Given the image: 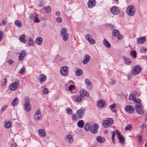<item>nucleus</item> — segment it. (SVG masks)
<instances>
[{"mask_svg":"<svg viewBox=\"0 0 147 147\" xmlns=\"http://www.w3.org/2000/svg\"><path fill=\"white\" fill-rule=\"evenodd\" d=\"M35 19L34 21V22L38 23L40 21V20L36 16H35Z\"/></svg>","mask_w":147,"mask_h":147,"instance_id":"nucleus-49","label":"nucleus"},{"mask_svg":"<svg viewBox=\"0 0 147 147\" xmlns=\"http://www.w3.org/2000/svg\"><path fill=\"white\" fill-rule=\"evenodd\" d=\"M60 13L59 11H57L55 13L56 15L58 16H60Z\"/></svg>","mask_w":147,"mask_h":147,"instance_id":"nucleus-61","label":"nucleus"},{"mask_svg":"<svg viewBox=\"0 0 147 147\" xmlns=\"http://www.w3.org/2000/svg\"><path fill=\"white\" fill-rule=\"evenodd\" d=\"M119 31L117 30H115L113 31L112 32V35L113 36H117V35L119 34Z\"/></svg>","mask_w":147,"mask_h":147,"instance_id":"nucleus-33","label":"nucleus"},{"mask_svg":"<svg viewBox=\"0 0 147 147\" xmlns=\"http://www.w3.org/2000/svg\"><path fill=\"white\" fill-rule=\"evenodd\" d=\"M134 7L133 5H129L126 9V11L127 13L129 16H133L134 14V12L133 11Z\"/></svg>","mask_w":147,"mask_h":147,"instance_id":"nucleus-3","label":"nucleus"},{"mask_svg":"<svg viewBox=\"0 0 147 147\" xmlns=\"http://www.w3.org/2000/svg\"><path fill=\"white\" fill-rule=\"evenodd\" d=\"M82 73H83L82 70L81 69H78L76 72V74L77 76H79L82 75Z\"/></svg>","mask_w":147,"mask_h":147,"instance_id":"nucleus-26","label":"nucleus"},{"mask_svg":"<svg viewBox=\"0 0 147 147\" xmlns=\"http://www.w3.org/2000/svg\"><path fill=\"white\" fill-rule=\"evenodd\" d=\"M140 52L142 53H145L147 51V49L145 47H142L140 50Z\"/></svg>","mask_w":147,"mask_h":147,"instance_id":"nucleus-38","label":"nucleus"},{"mask_svg":"<svg viewBox=\"0 0 147 147\" xmlns=\"http://www.w3.org/2000/svg\"><path fill=\"white\" fill-rule=\"evenodd\" d=\"M66 110L67 111V112L68 113H69V114H71L72 113V110L71 109H70L68 108H67L66 109Z\"/></svg>","mask_w":147,"mask_h":147,"instance_id":"nucleus-54","label":"nucleus"},{"mask_svg":"<svg viewBox=\"0 0 147 147\" xmlns=\"http://www.w3.org/2000/svg\"><path fill=\"white\" fill-rule=\"evenodd\" d=\"M115 132L113 131V133L112 136V139L113 141L115 140Z\"/></svg>","mask_w":147,"mask_h":147,"instance_id":"nucleus-59","label":"nucleus"},{"mask_svg":"<svg viewBox=\"0 0 147 147\" xmlns=\"http://www.w3.org/2000/svg\"><path fill=\"white\" fill-rule=\"evenodd\" d=\"M67 137L68 139H70L72 138V136L71 135H67Z\"/></svg>","mask_w":147,"mask_h":147,"instance_id":"nucleus-62","label":"nucleus"},{"mask_svg":"<svg viewBox=\"0 0 147 147\" xmlns=\"http://www.w3.org/2000/svg\"><path fill=\"white\" fill-rule=\"evenodd\" d=\"M105 104V102L103 101L100 100L98 101L97 105L99 107H102L104 106Z\"/></svg>","mask_w":147,"mask_h":147,"instance_id":"nucleus-27","label":"nucleus"},{"mask_svg":"<svg viewBox=\"0 0 147 147\" xmlns=\"http://www.w3.org/2000/svg\"><path fill=\"white\" fill-rule=\"evenodd\" d=\"M26 52L24 51H21L20 53V55L19 57V59L20 61H22L24 59V57L26 55Z\"/></svg>","mask_w":147,"mask_h":147,"instance_id":"nucleus-16","label":"nucleus"},{"mask_svg":"<svg viewBox=\"0 0 147 147\" xmlns=\"http://www.w3.org/2000/svg\"><path fill=\"white\" fill-rule=\"evenodd\" d=\"M145 40V37L139 38L138 40V42L140 43H142L144 42Z\"/></svg>","mask_w":147,"mask_h":147,"instance_id":"nucleus-36","label":"nucleus"},{"mask_svg":"<svg viewBox=\"0 0 147 147\" xmlns=\"http://www.w3.org/2000/svg\"><path fill=\"white\" fill-rule=\"evenodd\" d=\"M38 133L41 136L45 137L46 136V133L42 129H39L38 130Z\"/></svg>","mask_w":147,"mask_h":147,"instance_id":"nucleus-19","label":"nucleus"},{"mask_svg":"<svg viewBox=\"0 0 147 147\" xmlns=\"http://www.w3.org/2000/svg\"><path fill=\"white\" fill-rule=\"evenodd\" d=\"M133 74H134L132 73L128 75H127L128 78H131L133 77Z\"/></svg>","mask_w":147,"mask_h":147,"instance_id":"nucleus-57","label":"nucleus"},{"mask_svg":"<svg viewBox=\"0 0 147 147\" xmlns=\"http://www.w3.org/2000/svg\"><path fill=\"white\" fill-rule=\"evenodd\" d=\"M56 20L57 22L60 23L62 21V19L60 17H58L56 18Z\"/></svg>","mask_w":147,"mask_h":147,"instance_id":"nucleus-42","label":"nucleus"},{"mask_svg":"<svg viewBox=\"0 0 147 147\" xmlns=\"http://www.w3.org/2000/svg\"><path fill=\"white\" fill-rule=\"evenodd\" d=\"M69 89L70 91H71L75 89V87L73 85H71L69 86Z\"/></svg>","mask_w":147,"mask_h":147,"instance_id":"nucleus-52","label":"nucleus"},{"mask_svg":"<svg viewBox=\"0 0 147 147\" xmlns=\"http://www.w3.org/2000/svg\"><path fill=\"white\" fill-rule=\"evenodd\" d=\"M85 83L90 85L91 84V83L90 80L88 79H86L85 80Z\"/></svg>","mask_w":147,"mask_h":147,"instance_id":"nucleus-47","label":"nucleus"},{"mask_svg":"<svg viewBox=\"0 0 147 147\" xmlns=\"http://www.w3.org/2000/svg\"><path fill=\"white\" fill-rule=\"evenodd\" d=\"M91 44H95V41L92 38H91L90 40L88 41Z\"/></svg>","mask_w":147,"mask_h":147,"instance_id":"nucleus-46","label":"nucleus"},{"mask_svg":"<svg viewBox=\"0 0 147 147\" xmlns=\"http://www.w3.org/2000/svg\"><path fill=\"white\" fill-rule=\"evenodd\" d=\"M6 62H9V65H11L13 62V61H12L11 59H10L8 61H7Z\"/></svg>","mask_w":147,"mask_h":147,"instance_id":"nucleus-58","label":"nucleus"},{"mask_svg":"<svg viewBox=\"0 0 147 147\" xmlns=\"http://www.w3.org/2000/svg\"><path fill=\"white\" fill-rule=\"evenodd\" d=\"M96 140L98 142L101 143H103L105 141V139L100 136H98L96 138Z\"/></svg>","mask_w":147,"mask_h":147,"instance_id":"nucleus-21","label":"nucleus"},{"mask_svg":"<svg viewBox=\"0 0 147 147\" xmlns=\"http://www.w3.org/2000/svg\"><path fill=\"white\" fill-rule=\"evenodd\" d=\"M60 71L63 76H65L68 74V68L67 66H64L61 68Z\"/></svg>","mask_w":147,"mask_h":147,"instance_id":"nucleus-8","label":"nucleus"},{"mask_svg":"<svg viewBox=\"0 0 147 147\" xmlns=\"http://www.w3.org/2000/svg\"><path fill=\"white\" fill-rule=\"evenodd\" d=\"M43 9H45V11L47 13H49L51 10V7L49 6L44 7Z\"/></svg>","mask_w":147,"mask_h":147,"instance_id":"nucleus-39","label":"nucleus"},{"mask_svg":"<svg viewBox=\"0 0 147 147\" xmlns=\"http://www.w3.org/2000/svg\"><path fill=\"white\" fill-rule=\"evenodd\" d=\"M125 109L126 111L130 113L134 112V107L130 105L126 106L125 107Z\"/></svg>","mask_w":147,"mask_h":147,"instance_id":"nucleus-9","label":"nucleus"},{"mask_svg":"<svg viewBox=\"0 0 147 147\" xmlns=\"http://www.w3.org/2000/svg\"><path fill=\"white\" fill-rule=\"evenodd\" d=\"M90 125L89 123L86 124L84 127V129L86 131H88L90 128Z\"/></svg>","mask_w":147,"mask_h":147,"instance_id":"nucleus-34","label":"nucleus"},{"mask_svg":"<svg viewBox=\"0 0 147 147\" xmlns=\"http://www.w3.org/2000/svg\"><path fill=\"white\" fill-rule=\"evenodd\" d=\"M90 57V56L87 54L84 57V60L82 61V63L84 64H86L89 61Z\"/></svg>","mask_w":147,"mask_h":147,"instance_id":"nucleus-13","label":"nucleus"},{"mask_svg":"<svg viewBox=\"0 0 147 147\" xmlns=\"http://www.w3.org/2000/svg\"><path fill=\"white\" fill-rule=\"evenodd\" d=\"M18 82H14L11 84L9 86V89L12 91L16 90L18 88Z\"/></svg>","mask_w":147,"mask_h":147,"instance_id":"nucleus-4","label":"nucleus"},{"mask_svg":"<svg viewBox=\"0 0 147 147\" xmlns=\"http://www.w3.org/2000/svg\"><path fill=\"white\" fill-rule=\"evenodd\" d=\"M91 36L89 34L86 35L85 36V38L88 41L90 40L92 38Z\"/></svg>","mask_w":147,"mask_h":147,"instance_id":"nucleus-41","label":"nucleus"},{"mask_svg":"<svg viewBox=\"0 0 147 147\" xmlns=\"http://www.w3.org/2000/svg\"><path fill=\"white\" fill-rule=\"evenodd\" d=\"M96 4V1L95 0H89L88 3V7L92 8Z\"/></svg>","mask_w":147,"mask_h":147,"instance_id":"nucleus-14","label":"nucleus"},{"mask_svg":"<svg viewBox=\"0 0 147 147\" xmlns=\"http://www.w3.org/2000/svg\"><path fill=\"white\" fill-rule=\"evenodd\" d=\"M42 115H36V117H35V115H34V119L36 121H38L40 120H41L42 119Z\"/></svg>","mask_w":147,"mask_h":147,"instance_id":"nucleus-35","label":"nucleus"},{"mask_svg":"<svg viewBox=\"0 0 147 147\" xmlns=\"http://www.w3.org/2000/svg\"><path fill=\"white\" fill-rule=\"evenodd\" d=\"M122 58L123 59L125 60V63L126 64L129 65L130 64V60L128 58H127L125 56H123Z\"/></svg>","mask_w":147,"mask_h":147,"instance_id":"nucleus-24","label":"nucleus"},{"mask_svg":"<svg viewBox=\"0 0 147 147\" xmlns=\"http://www.w3.org/2000/svg\"><path fill=\"white\" fill-rule=\"evenodd\" d=\"M132 128V127L131 125H128L125 128V130H130Z\"/></svg>","mask_w":147,"mask_h":147,"instance_id":"nucleus-48","label":"nucleus"},{"mask_svg":"<svg viewBox=\"0 0 147 147\" xmlns=\"http://www.w3.org/2000/svg\"><path fill=\"white\" fill-rule=\"evenodd\" d=\"M130 55L134 59H135L136 57V53L135 51L132 50L131 51Z\"/></svg>","mask_w":147,"mask_h":147,"instance_id":"nucleus-28","label":"nucleus"},{"mask_svg":"<svg viewBox=\"0 0 147 147\" xmlns=\"http://www.w3.org/2000/svg\"><path fill=\"white\" fill-rule=\"evenodd\" d=\"M113 123V121L112 118H109L102 122V125L105 128L108 127L109 126L112 125Z\"/></svg>","mask_w":147,"mask_h":147,"instance_id":"nucleus-1","label":"nucleus"},{"mask_svg":"<svg viewBox=\"0 0 147 147\" xmlns=\"http://www.w3.org/2000/svg\"><path fill=\"white\" fill-rule=\"evenodd\" d=\"M116 107L115 104L114 103H113L112 105H110L109 106V108L111 109H114Z\"/></svg>","mask_w":147,"mask_h":147,"instance_id":"nucleus-53","label":"nucleus"},{"mask_svg":"<svg viewBox=\"0 0 147 147\" xmlns=\"http://www.w3.org/2000/svg\"><path fill=\"white\" fill-rule=\"evenodd\" d=\"M25 36L24 34H22L20 37V39L22 42L25 43L26 42V40L25 39Z\"/></svg>","mask_w":147,"mask_h":147,"instance_id":"nucleus-31","label":"nucleus"},{"mask_svg":"<svg viewBox=\"0 0 147 147\" xmlns=\"http://www.w3.org/2000/svg\"><path fill=\"white\" fill-rule=\"evenodd\" d=\"M27 42L29 46L32 45L33 41L31 38L29 37L27 40Z\"/></svg>","mask_w":147,"mask_h":147,"instance_id":"nucleus-32","label":"nucleus"},{"mask_svg":"<svg viewBox=\"0 0 147 147\" xmlns=\"http://www.w3.org/2000/svg\"><path fill=\"white\" fill-rule=\"evenodd\" d=\"M18 98L17 97H15L14 99L13 100L11 105L13 106L15 105L16 101L18 100Z\"/></svg>","mask_w":147,"mask_h":147,"instance_id":"nucleus-40","label":"nucleus"},{"mask_svg":"<svg viewBox=\"0 0 147 147\" xmlns=\"http://www.w3.org/2000/svg\"><path fill=\"white\" fill-rule=\"evenodd\" d=\"M24 101L25 102L24 107L26 110L27 111H29L31 109L29 103V98L27 97H25Z\"/></svg>","mask_w":147,"mask_h":147,"instance_id":"nucleus-2","label":"nucleus"},{"mask_svg":"<svg viewBox=\"0 0 147 147\" xmlns=\"http://www.w3.org/2000/svg\"><path fill=\"white\" fill-rule=\"evenodd\" d=\"M140 102L141 100L140 99H138L136 101V103H138V104H140Z\"/></svg>","mask_w":147,"mask_h":147,"instance_id":"nucleus-60","label":"nucleus"},{"mask_svg":"<svg viewBox=\"0 0 147 147\" xmlns=\"http://www.w3.org/2000/svg\"><path fill=\"white\" fill-rule=\"evenodd\" d=\"M3 80L4 82H3L1 84V85L3 86H5L7 82V79L6 78H5L3 79Z\"/></svg>","mask_w":147,"mask_h":147,"instance_id":"nucleus-43","label":"nucleus"},{"mask_svg":"<svg viewBox=\"0 0 147 147\" xmlns=\"http://www.w3.org/2000/svg\"><path fill=\"white\" fill-rule=\"evenodd\" d=\"M140 71V67L138 66H136L132 70L131 72L134 75H136L138 74Z\"/></svg>","mask_w":147,"mask_h":147,"instance_id":"nucleus-10","label":"nucleus"},{"mask_svg":"<svg viewBox=\"0 0 147 147\" xmlns=\"http://www.w3.org/2000/svg\"><path fill=\"white\" fill-rule=\"evenodd\" d=\"M103 43L105 46L108 48H109L111 47V44L106 39L104 40Z\"/></svg>","mask_w":147,"mask_h":147,"instance_id":"nucleus-23","label":"nucleus"},{"mask_svg":"<svg viewBox=\"0 0 147 147\" xmlns=\"http://www.w3.org/2000/svg\"><path fill=\"white\" fill-rule=\"evenodd\" d=\"M99 126L97 123H94L92 125L90 128V131L93 134H96L97 132Z\"/></svg>","mask_w":147,"mask_h":147,"instance_id":"nucleus-6","label":"nucleus"},{"mask_svg":"<svg viewBox=\"0 0 147 147\" xmlns=\"http://www.w3.org/2000/svg\"><path fill=\"white\" fill-rule=\"evenodd\" d=\"M120 10V9L119 7L116 6H114L112 7L111 11L113 15H115L119 13Z\"/></svg>","mask_w":147,"mask_h":147,"instance_id":"nucleus-5","label":"nucleus"},{"mask_svg":"<svg viewBox=\"0 0 147 147\" xmlns=\"http://www.w3.org/2000/svg\"><path fill=\"white\" fill-rule=\"evenodd\" d=\"M41 113V111H38L37 110V111H36L35 112V118L36 117V115H41L40 114Z\"/></svg>","mask_w":147,"mask_h":147,"instance_id":"nucleus-51","label":"nucleus"},{"mask_svg":"<svg viewBox=\"0 0 147 147\" xmlns=\"http://www.w3.org/2000/svg\"><path fill=\"white\" fill-rule=\"evenodd\" d=\"M61 35H65L66 34H68L67 33V31L65 28H63L61 29L60 31Z\"/></svg>","mask_w":147,"mask_h":147,"instance_id":"nucleus-30","label":"nucleus"},{"mask_svg":"<svg viewBox=\"0 0 147 147\" xmlns=\"http://www.w3.org/2000/svg\"><path fill=\"white\" fill-rule=\"evenodd\" d=\"M82 97L80 96H78L76 99V101L78 102H80L82 101Z\"/></svg>","mask_w":147,"mask_h":147,"instance_id":"nucleus-37","label":"nucleus"},{"mask_svg":"<svg viewBox=\"0 0 147 147\" xmlns=\"http://www.w3.org/2000/svg\"><path fill=\"white\" fill-rule=\"evenodd\" d=\"M116 134L118 135V138L119 140V142L123 144L124 143V139L121 134L120 132L118 130H116L115 131Z\"/></svg>","mask_w":147,"mask_h":147,"instance_id":"nucleus-12","label":"nucleus"},{"mask_svg":"<svg viewBox=\"0 0 147 147\" xmlns=\"http://www.w3.org/2000/svg\"><path fill=\"white\" fill-rule=\"evenodd\" d=\"M84 122L83 120H79L77 123L78 126L80 128H82L84 127Z\"/></svg>","mask_w":147,"mask_h":147,"instance_id":"nucleus-22","label":"nucleus"},{"mask_svg":"<svg viewBox=\"0 0 147 147\" xmlns=\"http://www.w3.org/2000/svg\"><path fill=\"white\" fill-rule=\"evenodd\" d=\"M16 145L17 144L16 143H14L13 144H11V146L12 147H16Z\"/></svg>","mask_w":147,"mask_h":147,"instance_id":"nucleus-64","label":"nucleus"},{"mask_svg":"<svg viewBox=\"0 0 147 147\" xmlns=\"http://www.w3.org/2000/svg\"><path fill=\"white\" fill-rule=\"evenodd\" d=\"M16 25L18 27H21L22 26V24L21 22L18 20H17L15 22Z\"/></svg>","mask_w":147,"mask_h":147,"instance_id":"nucleus-29","label":"nucleus"},{"mask_svg":"<svg viewBox=\"0 0 147 147\" xmlns=\"http://www.w3.org/2000/svg\"><path fill=\"white\" fill-rule=\"evenodd\" d=\"M46 76L44 75H40L39 76V79L40 81V82L41 83H43L46 80Z\"/></svg>","mask_w":147,"mask_h":147,"instance_id":"nucleus-15","label":"nucleus"},{"mask_svg":"<svg viewBox=\"0 0 147 147\" xmlns=\"http://www.w3.org/2000/svg\"><path fill=\"white\" fill-rule=\"evenodd\" d=\"M135 97H136V96L134 94H131L129 96V99H130L131 100H133L135 98Z\"/></svg>","mask_w":147,"mask_h":147,"instance_id":"nucleus-45","label":"nucleus"},{"mask_svg":"<svg viewBox=\"0 0 147 147\" xmlns=\"http://www.w3.org/2000/svg\"><path fill=\"white\" fill-rule=\"evenodd\" d=\"M43 93L45 94H47L49 92L48 89L46 88H45L43 90Z\"/></svg>","mask_w":147,"mask_h":147,"instance_id":"nucleus-44","label":"nucleus"},{"mask_svg":"<svg viewBox=\"0 0 147 147\" xmlns=\"http://www.w3.org/2000/svg\"><path fill=\"white\" fill-rule=\"evenodd\" d=\"M80 96L82 97L86 96L87 97L89 96V94H87V92L85 90H81L80 92Z\"/></svg>","mask_w":147,"mask_h":147,"instance_id":"nucleus-18","label":"nucleus"},{"mask_svg":"<svg viewBox=\"0 0 147 147\" xmlns=\"http://www.w3.org/2000/svg\"><path fill=\"white\" fill-rule=\"evenodd\" d=\"M141 107L140 104H137L135 107L137 112L138 113L140 114H142L144 112V111L142 109Z\"/></svg>","mask_w":147,"mask_h":147,"instance_id":"nucleus-7","label":"nucleus"},{"mask_svg":"<svg viewBox=\"0 0 147 147\" xmlns=\"http://www.w3.org/2000/svg\"><path fill=\"white\" fill-rule=\"evenodd\" d=\"M61 36L62 37L63 40L64 41H66L68 40L69 38V34H66L65 35H61Z\"/></svg>","mask_w":147,"mask_h":147,"instance_id":"nucleus-25","label":"nucleus"},{"mask_svg":"<svg viewBox=\"0 0 147 147\" xmlns=\"http://www.w3.org/2000/svg\"><path fill=\"white\" fill-rule=\"evenodd\" d=\"M25 70V68L24 67H23L19 71V73L20 74H23L24 71Z\"/></svg>","mask_w":147,"mask_h":147,"instance_id":"nucleus-50","label":"nucleus"},{"mask_svg":"<svg viewBox=\"0 0 147 147\" xmlns=\"http://www.w3.org/2000/svg\"><path fill=\"white\" fill-rule=\"evenodd\" d=\"M6 108V107L5 106L2 107L1 109V111H3L4 110H5Z\"/></svg>","mask_w":147,"mask_h":147,"instance_id":"nucleus-63","label":"nucleus"},{"mask_svg":"<svg viewBox=\"0 0 147 147\" xmlns=\"http://www.w3.org/2000/svg\"><path fill=\"white\" fill-rule=\"evenodd\" d=\"M42 41V38L40 37H38L36 39L35 42L38 45H40L41 44Z\"/></svg>","mask_w":147,"mask_h":147,"instance_id":"nucleus-20","label":"nucleus"},{"mask_svg":"<svg viewBox=\"0 0 147 147\" xmlns=\"http://www.w3.org/2000/svg\"><path fill=\"white\" fill-rule=\"evenodd\" d=\"M84 110L82 109L78 110L76 112V114L78 116V117L80 119L82 118L84 115Z\"/></svg>","mask_w":147,"mask_h":147,"instance_id":"nucleus-11","label":"nucleus"},{"mask_svg":"<svg viewBox=\"0 0 147 147\" xmlns=\"http://www.w3.org/2000/svg\"><path fill=\"white\" fill-rule=\"evenodd\" d=\"M12 123L9 121H6L4 122V127L6 129L9 128L11 125Z\"/></svg>","mask_w":147,"mask_h":147,"instance_id":"nucleus-17","label":"nucleus"},{"mask_svg":"<svg viewBox=\"0 0 147 147\" xmlns=\"http://www.w3.org/2000/svg\"><path fill=\"white\" fill-rule=\"evenodd\" d=\"M72 118L73 120H75L77 119V116L75 114L73 115Z\"/></svg>","mask_w":147,"mask_h":147,"instance_id":"nucleus-55","label":"nucleus"},{"mask_svg":"<svg viewBox=\"0 0 147 147\" xmlns=\"http://www.w3.org/2000/svg\"><path fill=\"white\" fill-rule=\"evenodd\" d=\"M117 38L119 39H122L123 37L122 35L121 34H120L119 33V34L117 35Z\"/></svg>","mask_w":147,"mask_h":147,"instance_id":"nucleus-56","label":"nucleus"}]
</instances>
